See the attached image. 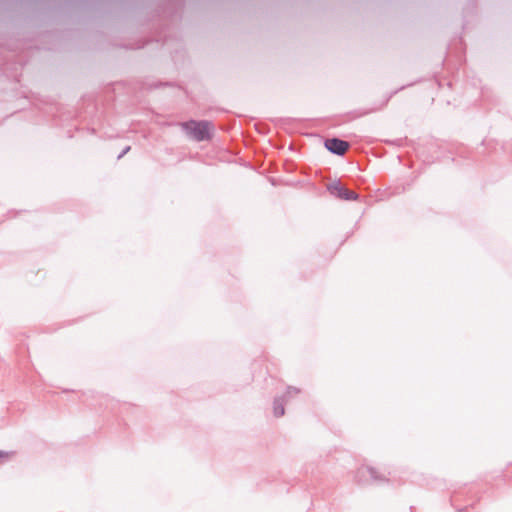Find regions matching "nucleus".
<instances>
[{
  "instance_id": "1",
  "label": "nucleus",
  "mask_w": 512,
  "mask_h": 512,
  "mask_svg": "<svg viewBox=\"0 0 512 512\" xmlns=\"http://www.w3.org/2000/svg\"><path fill=\"white\" fill-rule=\"evenodd\" d=\"M181 126L190 137L197 141L210 138L211 126L208 122L189 121L182 123Z\"/></svg>"
},
{
  "instance_id": "2",
  "label": "nucleus",
  "mask_w": 512,
  "mask_h": 512,
  "mask_svg": "<svg viewBox=\"0 0 512 512\" xmlns=\"http://www.w3.org/2000/svg\"><path fill=\"white\" fill-rule=\"evenodd\" d=\"M328 189L331 194H333L341 199H344V200H356L357 199V194L354 191L348 189L347 187L343 186L340 183L331 184Z\"/></svg>"
},
{
  "instance_id": "3",
  "label": "nucleus",
  "mask_w": 512,
  "mask_h": 512,
  "mask_svg": "<svg viewBox=\"0 0 512 512\" xmlns=\"http://www.w3.org/2000/svg\"><path fill=\"white\" fill-rule=\"evenodd\" d=\"M325 147L334 154L344 155L349 149V143L337 138L327 139Z\"/></svg>"
},
{
  "instance_id": "4",
  "label": "nucleus",
  "mask_w": 512,
  "mask_h": 512,
  "mask_svg": "<svg viewBox=\"0 0 512 512\" xmlns=\"http://www.w3.org/2000/svg\"><path fill=\"white\" fill-rule=\"evenodd\" d=\"M274 414L277 417L282 416L284 414V408L281 405L280 406L275 405V407H274Z\"/></svg>"
}]
</instances>
